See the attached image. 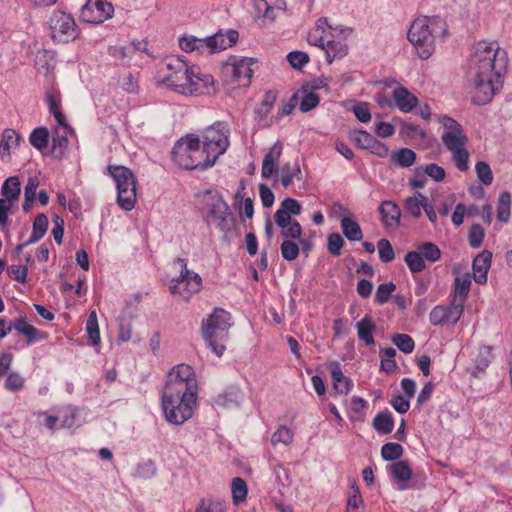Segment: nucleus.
<instances>
[{"label": "nucleus", "mask_w": 512, "mask_h": 512, "mask_svg": "<svg viewBox=\"0 0 512 512\" xmlns=\"http://www.w3.org/2000/svg\"><path fill=\"white\" fill-rule=\"evenodd\" d=\"M508 64L507 52L496 41H480L473 46L467 75L474 85L473 103H489L502 85Z\"/></svg>", "instance_id": "1"}, {"label": "nucleus", "mask_w": 512, "mask_h": 512, "mask_svg": "<svg viewBox=\"0 0 512 512\" xmlns=\"http://www.w3.org/2000/svg\"><path fill=\"white\" fill-rule=\"evenodd\" d=\"M198 405V381L187 364L174 366L162 391L161 406L165 420L180 426L189 420Z\"/></svg>", "instance_id": "2"}, {"label": "nucleus", "mask_w": 512, "mask_h": 512, "mask_svg": "<svg viewBox=\"0 0 512 512\" xmlns=\"http://www.w3.org/2000/svg\"><path fill=\"white\" fill-rule=\"evenodd\" d=\"M165 70L161 82L172 91L185 96L209 93L213 77L202 74L198 67L189 66L180 56L165 60Z\"/></svg>", "instance_id": "3"}, {"label": "nucleus", "mask_w": 512, "mask_h": 512, "mask_svg": "<svg viewBox=\"0 0 512 512\" xmlns=\"http://www.w3.org/2000/svg\"><path fill=\"white\" fill-rule=\"evenodd\" d=\"M448 35V25L440 16H421L410 25L408 40L421 59H428L435 51V38Z\"/></svg>", "instance_id": "4"}, {"label": "nucleus", "mask_w": 512, "mask_h": 512, "mask_svg": "<svg viewBox=\"0 0 512 512\" xmlns=\"http://www.w3.org/2000/svg\"><path fill=\"white\" fill-rule=\"evenodd\" d=\"M437 121L443 128L441 141L451 153L455 166L461 172L468 171L470 168V154L467 150L468 137L462 125L447 115H440Z\"/></svg>", "instance_id": "5"}, {"label": "nucleus", "mask_w": 512, "mask_h": 512, "mask_svg": "<svg viewBox=\"0 0 512 512\" xmlns=\"http://www.w3.org/2000/svg\"><path fill=\"white\" fill-rule=\"evenodd\" d=\"M172 158L179 167L187 170H204L215 164L211 156L206 153L200 137L194 134H189L177 141L172 150Z\"/></svg>", "instance_id": "6"}, {"label": "nucleus", "mask_w": 512, "mask_h": 512, "mask_svg": "<svg viewBox=\"0 0 512 512\" xmlns=\"http://www.w3.org/2000/svg\"><path fill=\"white\" fill-rule=\"evenodd\" d=\"M230 321V313L221 308H215L207 319L202 321L203 337L217 356H221L225 351L224 343L228 339Z\"/></svg>", "instance_id": "7"}, {"label": "nucleus", "mask_w": 512, "mask_h": 512, "mask_svg": "<svg viewBox=\"0 0 512 512\" xmlns=\"http://www.w3.org/2000/svg\"><path fill=\"white\" fill-rule=\"evenodd\" d=\"M109 174L117 188V203L125 211H131L136 203V178L124 166H109Z\"/></svg>", "instance_id": "8"}, {"label": "nucleus", "mask_w": 512, "mask_h": 512, "mask_svg": "<svg viewBox=\"0 0 512 512\" xmlns=\"http://www.w3.org/2000/svg\"><path fill=\"white\" fill-rule=\"evenodd\" d=\"M229 136L230 127L224 121H217L202 132L201 143L215 162L227 151L230 145Z\"/></svg>", "instance_id": "9"}, {"label": "nucleus", "mask_w": 512, "mask_h": 512, "mask_svg": "<svg viewBox=\"0 0 512 512\" xmlns=\"http://www.w3.org/2000/svg\"><path fill=\"white\" fill-rule=\"evenodd\" d=\"M51 35L54 42L67 43L77 38L74 18L63 11H55L50 18Z\"/></svg>", "instance_id": "10"}, {"label": "nucleus", "mask_w": 512, "mask_h": 512, "mask_svg": "<svg viewBox=\"0 0 512 512\" xmlns=\"http://www.w3.org/2000/svg\"><path fill=\"white\" fill-rule=\"evenodd\" d=\"M202 289V278L195 271H184L170 281L169 291L184 301H189L193 295Z\"/></svg>", "instance_id": "11"}, {"label": "nucleus", "mask_w": 512, "mask_h": 512, "mask_svg": "<svg viewBox=\"0 0 512 512\" xmlns=\"http://www.w3.org/2000/svg\"><path fill=\"white\" fill-rule=\"evenodd\" d=\"M21 193L20 181L17 176L8 177L1 186L0 198V227L9 224V213L12 205L19 199Z\"/></svg>", "instance_id": "12"}, {"label": "nucleus", "mask_w": 512, "mask_h": 512, "mask_svg": "<svg viewBox=\"0 0 512 512\" xmlns=\"http://www.w3.org/2000/svg\"><path fill=\"white\" fill-rule=\"evenodd\" d=\"M114 7L107 0H90L81 8L80 19L86 23L100 24L113 16Z\"/></svg>", "instance_id": "13"}, {"label": "nucleus", "mask_w": 512, "mask_h": 512, "mask_svg": "<svg viewBox=\"0 0 512 512\" xmlns=\"http://www.w3.org/2000/svg\"><path fill=\"white\" fill-rule=\"evenodd\" d=\"M463 311V303H457L454 300L449 306H435L429 314V320L434 326L455 325L461 318Z\"/></svg>", "instance_id": "14"}, {"label": "nucleus", "mask_w": 512, "mask_h": 512, "mask_svg": "<svg viewBox=\"0 0 512 512\" xmlns=\"http://www.w3.org/2000/svg\"><path fill=\"white\" fill-rule=\"evenodd\" d=\"M253 64V58L238 59L237 57H231L230 61L225 64L224 70L231 75L232 79L237 82L239 86H249L254 73L251 68Z\"/></svg>", "instance_id": "15"}, {"label": "nucleus", "mask_w": 512, "mask_h": 512, "mask_svg": "<svg viewBox=\"0 0 512 512\" xmlns=\"http://www.w3.org/2000/svg\"><path fill=\"white\" fill-rule=\"evenodd\" d=\"M338 31L340 34H351L352 32L350 28H344L342 26L333 28L329 25L327 18L323 17L318 19L315 27L309 31L307 41L310 45H314L322 49L329 38V32Z\"/></svg>", "instance_id": "16"}, {"label": "nucleus", "mask_w": 512, "mask_h": 512, "mask_svg": "<svg viewBox=\"0 0 512 512\" xmlns=\"http://www.w3.org/2000/svg\"><path fill=\"white\" fill-rule=\"evenodd\" d=\"M239 34L236 30H229L226 33L218 32L212 36L203 38L204 53L214 54L233 46L238 40Z\"/></svg>", "instance_id": "17"}, {"label": "nucleus", "mask_w": 512, "mask_h": 512, "mask_svg": "<svg viewBox=\"0 0 512 512\" xmlns=\"http://www.w3.org/2000/svg\"><path fill=\"white\" fill-rule=\"evenodd\" d=\"M203 202L206 211L205 221L208 224H211L214 218L222 214H228V211L231 209L222 195L216 191L206 190L203 196Z\"/></svg>", "instance_id": "18"}, {"label": "nucleus", "mask_w": 512, "mask_h": 512, "mask_svg": "<svg viewBox=\"0 0 512 512\" xmlns=\"http://www.w3.org/2000/svg\"><path fill=\"white\" fill-rule=\"evenodd\" d=\"M350 34H340L338 32H329L330 38L322 48L326 54V61L331 64L334 60L342 59L348 54V45L345 38Z\"/></svg>", "instance_id": "19"}, {"label": "nucleus", "mask_w": 512, "mask_h": 512, "mask_svg": "<svg viewBox=\"0 0 512 512\" xmlns=\"http://www.w3.org/2000/svg\"><path fill=\"white\" fill-rule=\"evenodd\" d=\"M387 472L394 482L396 490L403 491L410 488L407 484L412 478V470L407 461L399 460L387 467Z\"/></svg>", "instance_id": "20"}, {"label": "nucleus", "mask_w": 512, "mask_h": 512, "mask_svg": "<svg viewBox=\"0 0 512 512\" xmlns=\"http://www.w3.org/2000/svg\"><path fill=\"white\" fill-rule=\"evenodd\" d=\"M244 401L243 391L236 386H230L214 398V403L225 409L239 408Z\"/></svg>", "instance_id": "21"}, {"label": "nucleus", "mask_w": 512, "mask_h": 512, "mask_svg": "<svg viewBox=\"0 0 512 512\" xmlns=\"http://www.w3.org/2000/svg\"><path fill=\"white\" fill-rule=\"evenodd\" d=\"M381 222L386 228L396 229L400 225L401 209L391 200L382 201L379 208Z\"/></svg>", "instance_id": "22"}, {"label": "nucleus", "mask_w": 512, "mask_h": 512, "mask_svg": "<svg viewBox=\"0 0 512 512\" xmlns=\"http://www.w3.org/2000/svg\"><path fill=\"white\" fill-rule=\"evenodd\" d=\"M492 262V253L488 250L482 251L473 260V279L478 284L487 282V275Z\"/></svg>", "instance_id": "23"}, {"label": "nucleus", "mask_w": 512, "mask_h": 512, "mask_svg": "<svg viewBox=\"0 0 512 512\" xmlns=\"http://www.w3.org/2000/svg\"><path fill=\"white\" fill-rule=\"evenodd\" d=\"M282 151L283 145L280 141H277L272 147L269 148L267 153L264 155L262 162V178L268 179L276 172V166L282 155Z\"/></svg>", "instance_id": "24"}, {"label": "nucleus", "mask_w": 512, "mask_h": 512, "mask_svg": "<svg viewBox=\"0 0 512 512\" xmlns=\"http://www.w3.org/2000/svg\"><path fill=\"white\" fill-rule=\"evenodd\" d=\"M393 99L398 109L403 113L411 112L418 104V99L407 88L400 86L393 91Z\"/></svg>", "instance_id": "25"}, {"label": "nucleus", "mask_w": 512, "mask_h": 512, "mask_svg": "<svg viewBox=\"0 0 512 512\" xmlns=\"http://www.w3.org/2000/svg\"><path fill=\"white\" fill-rule=\"evenodd\" d=\"M356 329L359 340L363 341L369 347L375 345L374 333L376 331V325L369 315H366L357 322Z\"/></svg>", "instance_id": "26"}, {"label": "nucleus", "mask_w": 512, "mask_h": 512, "mask_svg": "<svg viewBox=\"0 0 512 512\" xmlns=\"http://www.w3.org/2000/svg\"><path fill=\"white\" fill-rule=\"evenodd\" d=\"M20 135L13 129H5L1 136L0 155L2 159L10 156L12 149L19 145Z\"/></svg>", "instance_id": "27"}, {"label": "nucleus", "mask_w": 512, "mask_h": 512, "mask_svg": "<svg viewBox=\"0 0 512 512\" xmlns=\"http://www.w3.org/2000/svg\"><path fill=\"white\" fill-rule=\"evenodd\" d=\"M281 185L285 188L289 187L293 183V179L298 181L302 180V172L299 164L285 163L279 170Z\"/></svg>", "instance_id": "28"}, {"label": "nucleus", "mask_w": 512, "mask_h": 512, "mask_svg": "<svg viewBox=\"0 0 512 512\" xmlns=\"http://www.w3.org/2000/svg\"><path fill=\"white\" fill-rule=\"evenodd\" d=\"M491 348L483 346L479 349V353L474 359V368L471 370V374L479 378L480 373L484 372L491 363Z\"/></svg>", "instance_id": "29"}, {"label": "nucleus", "mask_w": 512, "mask_h": 512, "mask_svg": "<svg viewBox=\"0 0 512 512\" xmlns=\"http://www.w3.org/2000/svg\"><path fill=\"white\" fill-rule=\"evenodd\" d=\"M472 278L469 273L457 276L454 281V300L460 298L459 303H463L469 294Z\"/></svg>", "instance_id": "30"}, {"label": "nucleus", "mask_w": 512, "mask_h": 512, "mask_svg": "<svg viewBox=\"0 0 512 512\" xmlns=\"http://www.w3.org/2000/svg\"><path fill=\"white\" fill-rule=\"evenodd\" d=\"M12 329H15L19 334L26 336L28 342H35L38 340L40 334L39 330L30 325L25 317H19L12 323Z\"/></svg>", "instance_id": "31"}, {"label": "nucleus", "mask_w": 512, "mask_h": 512, "mask_svg": "<svg viewBox=\"0 0 512 512\" xmlns=\"http://www.w3.org/2000/svg\"><path fill=\"white\" fill-rule=\"evenodd\" d=\"M48 223V217L44 213L36 215L29 243H36L44 237L48 229Z\"/></svg>", "instance_id": "32"}, {"label": "nucleus", "mask_w": 512, "mask_h": 512, "mask_svg": "<svg viewBox=\"0 0 512 512\" xmlns=\"http://www.w3.org/2000/svg\"><path fill=\"white\" fill-rule=\"evenodd\" d=\"M427 201V196L417 193L412 197H408L405 200V209L409 215L413 218H419L422 213V209Z\"/></svg>", "instance_id": "33"}, {"label": "nucleus", "mask_w": 512, "mask_h": 512, "mask_svg": "<svg viewBox=\"0 0 512 512\" xmlns=\"http://www.w3.org/2000/svg\"><path fill=\"white\" fill-rule=\"evenodd\" d=\"M374 429L381 434H389L394 428V419L390 412H380L373 420Z\"/></svg>", "instance_id": "34"}, {"label": "nucleus", "mask_w": 512, "mask_h": 512, "mask_svg": "<svg viewBox=\"0 0 512 512\" xmlns=\"http://www.w3.org/2000/svg\"><path fill=\"white\" fill-rule=\"evenodd\" d=\"M341 228L344 236L350 241H359L363 237L359 224L351 218H343L341 220Z\"/></svg>", "instance_id": "35"}, {"label": "nucleus", "mask_w": 512, "mask_h": 512, "mask_svg": "<svg viewBox=\"0 0 512 512\" xmlns=\"http://www.w3.org/2000/svg\"><path fill=\"white\" fill-rule=\"evenodd\" d=\"M67 133V131H64L63 134H60V132L56 130L55 134L52 137L51 153L55 158L61 159L68 149L69 141Z\"/></svg>", "instance_id": "36"}, {"label": "nucleus", "mask_w": 512, "mask_h": 512, "mask_svg": "<svg viewBox=\"0 0 512 512\" xmlns=\"http://www.w3.org/2000/svg\"><path fill=\"white\" fill-rule=\"evenodd\" d=\"M301 100L299 104V110L301 112H309L310 110L316 108L320 102V97L313 91H305V87L302 86L299 91Z\"/></svg>", "instance_id": "37"}, {"label": "nucleus", "mask_w": 512, "mask_h": 512, "mask_svg": "<svg viewBox=\"0 0 512 512\" xmlns=\"http://www.w3.org/2000/svg\"><path fill=\"white\" fill-rule=\"evenodd\" d=\"M415 171L417 176L427 175L436 182H441L446 177L444 168L436 163H429L425 167H417Z\"/></svg>", "instance_id": "38"}, {"label": "nucleus", "mask_w": 512, "mask_h": 512, "mask_svg": "<svg viewBox=\"0 0 512 512\" xmlns=\"http://www.w3.org/2000/svg\"><path fill=\"white\" fill-rule=\"evenodd\" d=\"M30 144L38 150H43L48 146L49 131L45 127L35 128L29 136Z\"/></svg>", "instance_id": "39"}, {"label": "nucleus", "mask_w": 512, "mask_h": 512, "mask_svg": "<svg viewBox=\"0 0 512 512\" xmlns=\"http://www.w3.org/2000/svg\"><path fill=\"white\" fill-rule=\"evenodd\" d=\"M418 252L423 256L424 260L436 262L441 258V251L438 246L432 242H424L417 246Z\"/></svg>", "instance_id": "40"}, {"label": "nucleus", "mask_w": 512, "mask_h": 512, "mask_svg": "<svg viewBox=\"0 0 512 512\" xmlns=\"http://www.w3.org/2000/svg\"><path fill=\"white\" fill-rule=\"evenodd\" d=\"M392 159L401 167H410L416 160V153L409 148H401L393 153Z\"/></svg>", "instance_id": "41"}, {"label": "nucleus", "mask_w": 512, "mask_h": 512, "mask_svg": "<svg viewBox=\"0 0 512 512\" xmlns=\"http://www.w3.org/2000/svg\"><path fill=\"white\" fill-rule=\"evenodd\" d=\"M404 261L413 274L422 272L426 268L423 256L418 250L408 252L405 255Z\"/></svg>", "instance_id": "42"}, {"label": "nucleus", "mask_w": 512, "mask_h": 512, "mask_svg": "<svg viewBox=\"0 0 512 512\" xmlns=\"http://www.w3.org/2000/svg\"><path fill=\"white\" fill-rule=\"evenodd\" d=\"M232 491V499L234 504H239L245 501L248 493V488L246 482L239 477H236L232 480L231 485Z\"/></svg>", "instance_id": "43"}, {"label": "nucleus", "mask_w": 512, "mask_h": 512, "mask_svg": "<svg viewBox=\"0 0 512 512\" xmlns=\"http://www.w3.org/2000/svg\"><path fill=\"white\" fill-rule=\"evenodd\" d=\"M204 41L203 38H196L195 36H184L179 39V46L185 52L198 51L204 54Z\"/></svg>", "instance_id": "44"}, {"label": "nucleus", "mask_w": 512, "mask_h": 512, "mask_svg": "<svg viewBox=\"0 0 512 512\" xmlns=\"http://www.w3.org/2000/svg\"><path fill=\"white\" fill-rule=\"evenodd\" d=\"M86 332L93 345L100 343V332L98 326L97 314L95 311H91L86 321Z\"/></svg>", "instance_id": "45"}, {"label": "nucleus", "mask_w": 512, "mask_h": 512, "mask_svg": "<svg viewBox=\"0 0 512 512\" xmlns=\"http://www.w3.org/2000/svg\"><path fill=\"white\" fill-rule=\"evenodd\" d=\"M402 445L394 442H388L381 447V456L385 461H396L403 455Z\"/></svg>", "instance_id": "46"}, {"label": "nucleus", "mask_w": 512, "mask_h": 512, "mask_svg": "<svg viewBox=\"0 0 512 512\" xmlns=\"http://www.w3.org/2000/svg\"><path fill=\"white\" fill-rule=\"evenodd\" d=\"M281 256L286 261H294L300 252L297 240H283L280 245Z\"/></svg>", "instance_id": "47"}, {"label": "nucleus", "mask_w": 512, "mask_h": 512, "mask_svg": "<svg viewBox=\"0 0 512 512\" xmlns=\"http://www.w3.org/2000/svg\"><path fill=\"white\" fill-rule=\"evenodd\" d=\"M363 504V498L360 489L355 481H352L349 487L348 498L346 502V511L359 508Z\"/></svg>", "instance_id": "48"}, {"label": "nucleus", "mask_w": 512, "mask_h": 512, "mask_svg": "<svg viewBox=\"0 0 512 512\" xmlns=\"http://www.w3.org/2000/svg\"><path fill=\"white\" fill-rule=\"evenodd\" d=\"M511 195L509 192H503L499 196L497 218L499 221L507 222L510 218Z\"/></svg>", "instance_id": "49"}, {"label": "nucleus", "mask_w": 512, "mask_h": 512, "mask_svg": "<svg viewBox=\"0 0 512 512\" xmlns=\"http://www.w3.org/2000/svg\"><path fill=\"white\" fill-rule=\"evenodd\" d=\"M212 223L223 233L231 232L235 226V218L231 209L228 211V214H222L221 216L214 218L211 221V224Z\"/></svg>", "instance_id": "50"}, {"label": "nucleus", "mask_w": 512, "mask_h": 512, "mask_svg": "<svg viewBox=\"0 0 512 512\" xmlns=\"http://www.w3.org/2000/svg\"><path fill=\"white\" fill-rule=\"evenodd\" d=\"M294 433L286 426H279L278 429L271 436V443L273 445L284 444L288 446L292 443Z\"/></svg>", "instance_id": "51"}, {"label": "nucleus", "mask_w": 512, "mask_h": 512, "mask_svg": "<svg viewBox=\"0 0 512 512\" xmlns=\"http://www.w3.org/2000/svg\"><path fill=\"white\" fill-rule=\"evenodd\" d=\"M225 502L218 499H202L195 512H225Z\"/></svg>", "instance_id": "52"}, {"label": "nucleus", "mask_w": 512, "mask_h": 512, "mask_svg": "<svg viewBox=\"0 0 512 512\" xmlns=\"http://www.w3.org/2000/svg\"><path fill=\"white\" fill-rule=\"evenodd\" d=\"M392 342L405 354L413 352L415 348L414 340L407 334H395L392 337Z\"/></svg>", "instance_id": "53"}, {"label": "nucleus", "mask_w": 512, "mask_h": 512, "mask_svg": "<svg viewBox=\"0 0 512 512\" xmlns=\"http://www.w3.org/2000/svg\"><path fill=\"white\" fill-rule=\"evenodd\" d=\"M276 98L277 95L272 90L267 91L265 93L260 107L256 110V114L259 116L260 119H264L269 114V112L271 111L272 107L275 104Z\"/></svg>", "instance_id": "54"}, {"label": "nucleus", "mask_w": 512, "mask_h": 512, "mask_svg": "<svg viewBox=\"0 0 512 512\" xmlns=\"http://www.w3.org/2000/svg\"><path fill=\"white\" fill-rule=\"evenodd\" d=\"M478 180L488 186L493 182V173L487 162L479 161L475 165Z\"/></svg>", "instance_id": "55"}, {"label": "nucleus", "mask_w": 512, "mask_h": 512, "mask_svg": "<svg viewBox=\"0 0 512 512\" xmlns=\"http://www.w3.org/2000/svg\"><path fill=\"white\" fill-rule=\"evenodd\" d=\"M283 240H298L302 236V227L298 221L280 228Z\"/></svg>", "instance_id": "56"}, {"label": "nucleus", "mask_w": 512, "mask_h": 512, "mask_svg": "<svg viewBox=\"0 0 512 512\" xmlns=\"http://www.w3.org/2000/svg\"><path fill=\"white\" fill-rule=\"evenodd\" d=\"M377 247H378L379 258L382 262L389 263L394 259L395 254H394L393 247L387 239H385V238L380 239L377 243Z\"/></svg>", "instance_id": "57"}, {"label": "nucleus", "mask_w": 512, "mask_h": 512, "mask_svg": "<svg viewBox=\"0 0 512 512\" xmlns=\"http://www.w3.org/2000/svg\"><path fill=\"white\" fill-rule=\"evenodd\" d=\"M396 285L393 282L382 283L377 287L375 301L379 304L386 303L391 294L395 291Z\"/></svg>", "instance_id": "58"}, {"label": "nucleus", "mask_w": 512, "mask_h": 512, "mask_svg": "<svg viewBox=\"0 0 512 512\" xmlns=\"http://www.w3.org/2000/svg\"><path fill=\"white\" fill-rule=\"evenodd\" d=\"M353 139L360 148L369 149L373 147V144H375L376 138L367 131L358 130L354 132Z\"/></svg>", "instance_id": "59"}, {"label": "nucleus", "mask_w": 512, "mask_h": 512, "mask_svg": "<svg viewBox=\"0 0 512 512\" xmlns=\"http://www.w3.org/2000/svg\"><path fill=\"white\" fill-rule=\"evenodd\" d=\"M344 240L338 233H332L328 236L327 250L333 256H339L344 246Z\"/></svg>", "instance_id": "60"}, {"label": "nucleus", "mask_w": 512, "mask_h": 512, "mask_svg": "<svg viewBox=\"0 0 512 512\" xmlns=\"http://www.w3.org/2000/svg\"><path fill=\"white\" fill-rule=\"evenodd\" d=\"M287 60L293 68L301 69L309 62V56L303 51H292L287 55Z\"/></svg>", "instance_id": "61"}, {"label": "nucleus", "mask_w": 512, "mask_h": 512, "mask_svg": "<svg viewBox=\"0 0 512 512\" xmlns=\"http://www.w3.org/2000/svg\"><path fill=\"white\" fill-rule=\"evenodd\" d=\"M5 388L9 391H19L23 389L25 380L24 378L16 372H10L6 375Z\"/></svg>", "instance_id": "62"}, {"label": "nucleus", "mask_w": 512, "mask_h": 512, "mask_svg": "<svg viewBox=\"0 0 512 512\" xmlns=\"http://www.w3.org/2000/svg\"><path fill=\"white\" fill-rule=\"evenodd\" d=\"M484 238V230L483 228L475 224L470 228L468 241L471 247L478 248L481 246Z\"/></svg>", "instance_id": "63"}, {"label": "nucleus", "mask_w": 512, "mask_h": 512, "mask_svg": "<svg viewBox=\"0 0 512 512\" xmlns=\"http://www.w3.org/2000/svg\"><path fill=\"white\" fill-rule=\"evenodd\" d=\"M8 276L20 283H25L27 280L28 268L27 266L11 265L8 267Z\"/></svg>", "instance_id": "64"}]
</instances>
